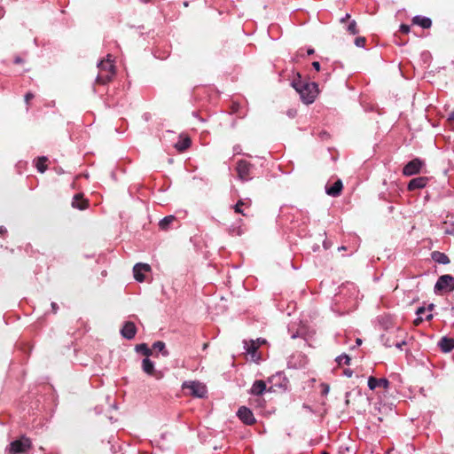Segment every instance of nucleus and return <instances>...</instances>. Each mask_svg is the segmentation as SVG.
<instances>
[{
	"label": "nucleus",
	"instance_id": "9d476101",
	"mask_svg": "<svg viewBox=\"0 0 454 454\" xmlns=\"http://www.w3.org/2000/svg\"><path fill=\"white\" fill-rule=\"evenodd\" d=\"M237 172L239 177L242 181H247L248 179V175L250 172V165L245 160L239 161L237 165Z\"/></svg>",
	"mask_w": 454,
	"mask_h": 454
},
{
	"label": "nucleus",
	"instance_id": "58836bf2",
	"mask_svg": "<svg viewBox=\"0 0 454 454\" xmlns=\"http://www.w3.org/2000/svg\"><path fill=\"white\" fill-rule=\"evenodd\" d=\"M51 307H52L53 310L55 311V310H56V308H57L56 303L52 302V303H51Z\"/></svg>",
	"mask_w": 454,
	"mask_h": 454
},
{
	"label": "nucleus",
	"instance_id": "e433bc0d",
	"mask_svg": "<svg viewBox=\"0 0 454 454\" xmlns=\"http://www.w3.org/2000/svg\"><path fill=\"white\" fill-rule=\"evenodd\" d=\"M449 120L454 121V112L450 113Z\"/></svg>",
	"mask_w": 454,
	"mask_h": 454
},
{
	"label": "nucleus",
	"instance_id": "1a4fd4ad",
	"mask_svg": "<svg viewBox=\"0 0 454 454\" xmlns=\"http://www.w3.org/2000/svg\"><path fill=\"white\" fill-rule=\"evenodd\" d=\"M151 267L146 263H137L133 268L134 278L138 282L145 280V273L150 271Z\"/></svg>",
	"mask_w": 454,
	"mask_h": 454
},
{
	"label": "nucleus",
	"instance_id": "f704fd0d",
	"mask_svg": "<svg viewBox=\"0 0 454 454\" xmlns=\"http://www.w3.org/2000/svg\"><path fill=\"white\" fill-rule=\"evenodd\" d=\"M312 66H313V67H314L317 71H319V70H320V64H319V62L315 61V62H313V63H312Z\"/></svg>",
	"mask_w": 454,
	"mask_h": 454
},
{
	"label": "nucleus",
	"instance_id": "a19ab883",
	"mask_svg": "<svg viewBox=\"0 0 454 454\" xmlns=\"http://www.w3.org/2000/svg\"><path fill=\"white\" fill-rule=\"evenodd\" d=\"M361 343H362V340H361V339H357V340H356V344H357V345H361Z\"/></svg>",
	"mask_w": 454,
	"mask_h": 454
},
{
	"label": "nucleus",
	"instance_id": "ea45409f",
	"mask_svg": "<svg viewBox=\"0 0 454 454\" xmlns=\"http://www.w3.org/2000/svg\"><path fill=\"white\" fill-rule=\"evenodd\" d=\"M421 321V318H417L414 323L415 325H419V323Z\"/></svg>",
	"mask_w": 454,
	"mask_h": 454
},
{
	"label": "nucleus",
	"instance_id": "f03ea898",
	"mask_svg": "<svg viewBox=\"0 0 454 454\" xmlns=\"http://www.w3.org/2000/svg\"><path fill=\"white\" fill-rule=\"evenodd\" d=\"M98 74L97 76V82L105 84L109 82L115 74V68L111 59V55H107V58L100 61L98 65Z\"/></svg>",
	"mask_w": 454,
	"mask_h": 454
},
{
	"label": "nucleus",
	"instance_id": "20e7f679",
	"mask_svg": "<svg viewBox=\"0 0 454 454\" xmlns=\"http://www.w3.org/2000/svg\"><path fill=\"white\" fill-rule=\"evenodd\" d=\"M183 388L188 391V395H191L194 397L202 398L207 394L206 386L199 381H185L183 383Z\"/></svg>",
	"mask_w": 454,
	"mask_h": 454
},
{
	"label": "nucleus",
	"instance_id": "2eb2a0df",
	"mask_svg": "<svg viewBox=\"0 0 454 454\" xmlns=\"http://www.w3.org/2000/svg\"><path fill=\"white\" fill-rule=\"evenodd\" d=\"M342 190V182L340 180H337L332 186H326L325 192L328 195L336 197L338 196Z\"/></svg>",
	"mask_w": 454,
	"mask_h": 454
},
{
	"label": "nucleus",
	"instance_id": "0eeeda50",
	"mask_svg": "<svg viewBox=\"0 0 454 454\" xmlns=\"http://www.w3.org/2000/svg\"><path fill=\"white\" fill-rule=\"evenodd\" d=\"M244 348L246 349L247 353L250 355L251 360L258 363L261 360L260 354L257 353L258 344L256 342H252V340H244Z\"/></svg>",
	"mask_w": 454,
	"mask_h": 454
},
{
	"label": "nucleus",
	"instance_id": "49530a36",
	"mask_svg": "<svg viewBox=\"0 0 454 454\" xmlns=\"http://www.w3.org/2000/svg\"><path fill=\"white\" fill-rule=\"evenodd\" d=\"M4 231V230L3 229V227H0V234H2Z\"/></svg>",
	"mask_w": 454,
	"mask_h": 454
},
{
	"label": "nucleus",
	"instance_id": "37998d69",
	"mask_svg": "<svg viewBox=\"0 0 454 454\" xmlns=\"http://www.w3.org/2000/svg\"><path fill=\"white\" fill-rule=\"evenodd\" d=\"M314 52V50L310 49L308 51V54H312Z\"/></svg>",
	"mask_w": 454,
	"mask_h": 454
},
{
	"label": "nucleus",
	"instance_id": "473e14b6",
	"mask_svg": "<svg viewBox=\"0 0 454 454\" xmlns=\"http://www.w3.org/2000/svg\"><path fill=\"white\" fill-rule=\"evenodd\" d=\"M406 345L405 340L402 341H395L394 346H395L397 348L402 349L403 346Z\"/></svg>",
	"mask_w": 454,
	"mask_h": 454
},
{
	"label": "nucleus",
	"instance_id": "393cba45",
	"mask_svg": "<svg viewBox=\"0 0 454 454\" xmlns=\"http://www.w3.org/2000/svg\"><path fill=\"white\" fill-rule=\"evenodd\" d=\"M137 350L139 352H142L145 356H151L153 350L148 348V347L145 344H141L137 347Z\"/></svg>",
	"mask_w": 454,
	"mask_h": 454
},
{
	"label": "nucleus",
	"instance_id": "412c9836",
	"mask_svg": "<svg viewBox=\"0 0 454 454\" xmlns=\"http://www.w3.org/2000/svg\"><path fill=\"white\" fill-rule=\"evenodd\" d=\"M432 258L434 262L441 264H448L450 263L449 257L441 252L435 251L432 253Z\"/></svg>",
	"mask_w": 454,
	"mask_h": 454
},
{
	"label": "nucleus",
	"instance_id": "c756f323",
	"mask_svg": "<svg viewBox=\"0 0 454 454\" xmlns=\"http://www.w3.org/2000/svg\"><path fill=\"white\" fill-rule=\"evenodd\" d=\"M364 43H365V38H364V37H358L356 39V44L358 47L364 46Z\"/></svg>",
	"mask_w": 454,
	"mask_h": 454
},
{
	"label": "nucleus",
	"instance_id": "c9c22d12",
	"mask_svg": "<svg viewBox=\"0 0 454 454\" xmlns=\"http://www.w3.org/2000/svg\"><path fill=\"white\" fill-rule=\"evenodd\" d=\"M425 310H426L425 308H419L417 310V314L418 315H421V314H423L425 312Z\"/></svg>",
	"mask_w": 454,
	"mask_h": 454
},
{
	"label": "nucleus",
	"instance_id": "4c0bfd02",
	"mask_svg": "<svg viewBox=\"0 0 454 454\" xmlns=\"http://www.w3.org/2000/svg\"><path fill=\"white\" fill-rule=\"evenodd\" d=\"M345 374H346L348 377H351V376H352V372H351V371H346V372H345Z\"/></svg>",
	"mask_w": 454,
	"mask_h": 454
},
{
	"label": "nucleus",
	"instance_id": "79ce46f5",
	"mask_svg": "<svg viewBox=\"0 0 454 454\" xmlns=\"http://www.w3.org/2000/svg\"><path fill=\"white\" fill-rule=\"evenodd\" d=\"M348 18H349L348 14L346 15V18L341 19V22H344L346 20V19H348Z\"/></svg>",
	"mask_w": 454,
	"mask_h": 454
},
{
	"label": "nucleus",
	"instance_id": "aec40b11",
	"mask_svg": "<svg viewBox=\"0 0 454 454\" xmlns=\"http://www.w3.org/2000/svg\"><path fill=\"white\" fill-rule=\"evenodd\" d=\"M72 206L74 207H76L78 209H85L88 206L87 200L82 199V196L81 194H77L74 196V200L72 202Z\"/></svg>",
	"mask_w": 454,
	"mask_h": 454
},
{
	"label": "nucleus",
	"instance_id": "de8ad7c7",
	"mask_svg": "<svg viewBox=\"0 0 454 454\" xmlns=\"http://www.w3.org/2000/svg\"><path fill=\"white\" fill-rule=\"evenodd\" d=\"M322 454H328L327 452H323Z\"/></svg>",
	"mask_w": 454,
	"mask_h": 454
},
{
	"label": "nucleus",
	"instance_id": "6ab92c4d",
	"mask_svg": "<svg viewBox=\"0 0 454 454\" xmlns=\"http://www.w3.org/2000/svg\"><path fill=\"white\" fill-rule=\"evenodd\" d=\"M142 369L145 373H147L149 375L156 376L155 370H154V364L150 359L145 358L142 361Z\"/></svg>",
	"mask_w": 454,
	"mask_h": 454
},
{
	"label": "nucleus",
	"instance_id": "39448f33",
	"mask_svg": "<svg viewBox=\"0 0 454 454\" xmlns=\"http://www.w3.org/2000/svg\"><path fill=\"white\" fill-rule=\"evenodd\" d=\"M434 289L437 292L454 289V278L450 275L441 276L434 286Z\"/></svg>",
	"mask_w": 454,
	"mask_h": 454
},
{
	"label": "nucleus",
	"instance_id": "c03bdc74",
	"mask_svg": "<svg viewBox=\"0 0 454 454\" xmlns=\"http://www.w3.org/2000/svg\"><path fill=\"white\" fill-rule=\"evenodd\" d=\"M432 317H433V316H432L431 314H429V315H427V319H428V320H429V319H431V318H432Z\"/></svg>",
	"mask_w": 454,
	"mask_h": 454
},
{
	"label": "nucleus",
	"instance_id": "4be33fe9",
	"mask_svg": "<svg viewBox=\"0 0 454 454\" xmlns=\"http://www.w3.org/2000/svg\"><path fill=\"white\" fill-rule=\"evenodd\" d=\"M153 350L161 352L163 356H168V352L165 348V343L162 341H156L153 345Z\"/></svg>",
	"mask_w": 454,
	"mask_h": 454
},
{
	"label": "nucleus",
	"instance_id": "72a5a7b5",
	"mask_svg": "<svg viewBox=\"0 0 454 454\" xmlns=\"http://www.w3.org/2000/svg\"><path fill=\"white\" fill-rule=\"evenodd\" d=\"M34 98V95L31 92H28L25 95V100L27 103L29 102Z\"/></svg>",
	"mask_w": 454,
	"mask_h": 454
},
{
	"label": "nucleus",
	"instance_id": "a18cd8bd",
	"mask_svg": "<svg viewBox=\"0 0 454 454\" xmlns=\"http://www.w3.org/2000/svg\"><path fill=\"white\" fill-rule=\"evenodd\" d=\"M20 61H21V59L20 58H17L15 60L16 63H20Z\"/></svg>",
	"mask_w": 454,
	"mask_h": 454
},
{
	"label": "nucleus",
	"instance_id": "2f4dec72",
	"mask_svg": "<svg viewBox=\"0 0 454 454\" xmlns=\"http://www.w3.org/2000/svg\"><path fill=\"white\" fill-rule=\"evenodd\" d=\"M400 31L404 34H408L410 32V27L408 25H401Z\"/></svg>",
	"mask_w": 454,
	"mask_h": 454
},
{
	"label": "nucleus",
	"instance_id": "b1692460",
	"mask_svg": "<svg viewBox=\"0 0 454 454\" xmlns=\"http://www.w3.org/2000/svg\"><path fill=\"white\" fill-rule=\"evenodd\" d=\"M46 160L47 159L45 157H41L37 160L36 168L41 173L44 172L46 169Z\"/></svg>",
	"mask_w": 454,
	"mask_h": 454
},
{
	"label": "nucleus",
	"instance_id": "cd10ccee",
	"mask_svg": "<svg viewBox=\"0 0 454 454\" xmlns=\"http://www.w3.org/2000/svg\"><path fill=\"white\" fill-rule=\"evenodd\" d=\"M382 341H383L384 346H386L387 348L394 346V343H395V341L390 340L389 336H385V335H382Z\"/></svg>",
	"mask_w": 454,
	"mask_h": 454
},
{
	"label": "nucleus",
	"instance_id": "f257e3e1",
	"mask_svg": "<svg viewBox=\"0 0 454 454\" xmlns=\"http://www.w3.org/2000/svg\"><path fill=\"white\" fill-rule=\"evenodd\" d=\"M293 87L300 94L303 103L311 104L318 94L317 84L315 82H305L299 76L292 82Z\"/></svg>",
	"mask_w": 454,
	"mask_h": 454
},
{
	"label": "nucleus",
	"instance_id": "f8f14e48",
	"mask_svg": "<svg viewBox=\"0 0 454 454\" xmlns=\"http://www.w3.org/2000/svg\"><path fill=\"white\" fill-rule=\"evenodd\" d=\"M427 177L425 176H419L413 178L410 181L408 184V189L410 191H414L416 189H421L424 188L427 184Z\"/></svg>",
	"mask_w": 454,
	"mask_h": 454
},
{
	"label": "nucleus",
	"instance_id": "ddd939ff",
	"mask_svg": "<svg viewBox=\"0 0 454 454\" xmlns=\"http://www.w3.org/2000/svg\"><path fill=\"white\" fill-rule=\"evenodd\" d=\"M266 390V384L263 380H255L252 385L250 393L254 395H261Z\"/></svg>",
	"mask_w": 454,
	"mask_h": 454
},
{
	"label": "nucleus",
	"instance_id": "dca6fc26",
	"mask_svg": "<svg viewBox=\"0 0 454 454\" xmlns=\"http://www.w3.org/2000/svg\"><path fill=\"white\" fill-rule=\"evenodd\" d=\"M121 334L129 340L132 339L136 334L135 325L131 322L126 323L121 330Z\"/></svg>",
	"mask_w": 454,
	"mask_h": 454
},
{
	"label": "nucleus",
	"instance_id": "c85d7f7f",
	"mask_svg": "<svg viewBox=\"0 0 454 454\" xmlns=\"http://www.w3.org/2000/svg\"><path fill=\"white\" fill-rule=\"evenodd\" d=\"M244 205V202L242 200H239L234 207V209H235V212L236 213H239V214H242L245 215V214L243 213V211L241 210V206Z\"/></svg>",
	"mask_w": 454,
	"mask_h": 454
},
{
	"label": "nucleus",
	"instance_id": "7c9ffc66",
	"mask_svg": "<svg viewBox=\"0 0 454 454\" xmlns=\"http://www.w3.org/2000/svg\"><path fill=\"white\" fill-rule=\"evenodd\" d=\"M252 342H256L258 344V348L266 343L265 339L258 338L257 340H251Z\"/></svg>",
	"mask_w": 454,
	"mask_h": 454
},
{
	"label": "nucleus",
	"instance_id": "423d86ee",
	"mask_svg": "<svg viewBox=\"0 0 454 454\" xmlns=\"http://www.w3.org/2000/svg\"><path fill=\"white\" fill-rule=\"evenodd\" d=\"M423 162L420 160L414 159L404 166L403 173L405 176H412L418 174L420 171Z\"/></svg>",
	"mask_w": 454,
	"mask_h": 454
},
{
	"label": "nucleus",
	"instance_id": "5701e85b",
	"mask_svg": "<svg viewBox=\"0 0 454 454\" xmlns=\"http://www.w3.org/2000/svg\"><path fill=\"white\" fill-rule=\"evenodd\" d=\"M174 220H175V216L168 215V216L164 217L162 220H160V222L159 223L160 227L162 230H166L168 227V225L173 223Z\"/></svg>",
	"mask_w": 454,
	"mask_h": 454
},
{
	"label": "nucleus",
	"instance_id": "7ed1b4c3",
	"mask_svg": "<svg viewBox=\"0 0 454 454\" xmlns=\"http://www.w3.org/2000/svg\"><path fill=\"white\" fill-rule=\"evenodd\" d=\"M32 447L30 439L27 437H21L20 439L15 440L9 445V454H25Z\"/></svg>",
	"mask_w": 454,
	"mask_h": 454
},
{
	"label": "nucleus",
	"instance_id": "6e6552de",
	"mask_svg": "<svg viewBox=\"0 0 454 454\" xmlns=\"http://www.w3.org/2000/svg\"><path fill=\"white\" fill-rule=\"evenodd\" d=\"M237 415L239 419L247 425H253L255 422L253 412L250 409L242 406L238 410Z\"/></svg>",
	"mask_w": 454,
	"mask_h": 454
},
{
	"label": "nucleus",
	"instance_id": "a878e982",
	"mask_svg": "<svg viewBox=\"0 0 454 454\" xmlns=\"http://www.w3.org/2000/svg\"><path fill=\"white\" fill-rule=\"evenodd\" d=\"M349 361H350V358L348 355H340L337 358H336V362L339 364H349Z\"/></svg>",
	"mask_w": 454,
	"mask_h": 454
},
{
	"label": "nucleus",
	"instance_id": "bb28decb",
	"mask_svg": "<svg viewBox=\"0 0 454 454\" xmlns=\"http://www.w3.org/2000/svg\"><path fill=\"white\" fill-rule=\"evenodd\" d=\"M348 31L351 34V35H356L357 34V29H356V23L355 20H352L348 26Z\"/></svg>",
	"mask_w": 454,
	"mask_h": 454
},
{
	"label": "nucleus",
	"instance_id": "a211bd4d",
	"mask_svg": "<svg viewBox=\"0 0 454 454\" xmlns=\"http://www.w3.org/2000/svg\"><path fill=\"white\" fill-rule=\"evenodd\" d=\"M439 346L443 352H450L454 348V339L444 337L440 340Z\"/></svg>",
	"mask_w": 454,
	"mask_h": 454
},
{
	"label": "nucleus",
	"instance_id": "4468645a",
	"mask_svg": "<svg viewBox=\"0 0 454 454\" xmlns=\"http://www.w3.org/2000/svg\"><path fill=\"white\" fill-rule=\"evenodd\" d=\"M412 24L418 25L423 28H429L432 26V20L427 17L418 15L412 19Z\"/></svg>",
	"mask_w": 454,
	"mask_h": 454
},
{
	"label": "nucleus",
	"instance_id": "f3484780",
	"mask_svg": "<svg viewBox=\"0 0 454 454\" xmlns=\"http://www.w3.org/2000/svg\"><path fill=\"white\" fill-rule=\"evenodd\" d=\"M191 145V139L186 136H180L178 142L175 144V148L183 152Z\"/></svg>",
	"mask_w": 454,
	"mask_h": 454
},
{
	"label": "nucleus",
	"instance_id": "9b49d317",
	"mask_svg": "<svg viewBox=\"0 0 454 454\" xmlns=\"http://www.w3.org/2000/svg\"><path fill=\"white\" fill-rule=\"evenodd\" d=\"M389 386V381L387 379H376L370 377L368 379V387L371 390H374L377 387H381L387 389Z\"/></svg>",
	"mask_w": 454,
	"mask_h": 454
}]
</instances>
